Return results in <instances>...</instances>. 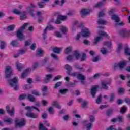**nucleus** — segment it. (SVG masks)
Masks as SVG:
<instances>
[{"label": "nucleus", "instance_id": "ddd939ff", "mask_svg": "<svg viewBox=\"0 0 130 130\" xmlns=\"http://www.w3.org/2000/svg\"><path fill=\"white\" fill-rule=\"evenodd\" d=\"M101 85L100 86V89H103V90H108V84L107 81L104 80L101 81Z\"/></svg>", "mask_w": 130, "mask_h": 130}, {"label": "nucleus", "instance_id": "e433bc0d", "mask_svg": "<svg viewBox=\"0 0 130 130\" xmlns=\"http://www.w3.org/2000/svg\"><path fill=\"white\" fill-rule=\"evenodd\" d=\"M68 91H69V89H61L59 90V93L62 94V95H66Z\"/></svg>", "mask_w": 130, "mask_h": 130}, {"label": "nucleus", "instance_id": "338daca9", "mask_svg": "<svg viewBox=\"0 0 130 130\" xmlns=\"http://www.w3.org/2000/svg\"><path fill=\"white\" fill-rule=\"evenodd\" d=\"M117 119L119 122H123V118L122 116H118L117 117Z\"/></svg>", "mask_w": 130, "mask_h": 130}, {"label": "nucleus", "instance_id": "de8ad7c7", "mask_svg": "<svg viewBox=\"0 0 130 130\" xmlns=\"http://www.w3.org/2000/svg\"><path fill=\"white\" fill-rule=\"evenodd\" d=\"M101 53H102V54H106V53H107V52H108V50H107L106 48L105 47H102L101 49L100 50Z\"/></svg>", "mask_w": 130, "mask_h": 130}, {"label": "nucleus", "instance_id": "c756f323", "mask_svg": "<svg viewBox=\"0 0 130 130\" xmlns=\"http://www.w3.org/2000/svg\"><path fill=\"white\" fill-rule=\"evenodd\" d=\"M43 1H42L38 3V5L39 7L40 8H42L45 6V2H49V1L50 0H43Z\"/></svg>", "mask_w": 130, "mask_h": 130}, {"label": "nucleus", "instance_id": "a19ab883", "mask_svg": "<svg viewBox=\"0 0 130 130\" xmlns=\"http://www.w3.org/2000/svg\"><path fill=\"white\" fill-rule=\"evenodd\" d=\"M60 31H61L63 34H67L68 28L66 27L62 26L61 28H60Z\"/></svg>", "mask_w": 130, "mask_h": 130}, {"label": "nucleus", "instance_id": "0e129e2a", "mask_svg": "<svg viewBox=\"0 0 130 130\" xmlns=\"http://www.w3.org/2000/svg\"><path fill=\"white\" fill-rule=\"evenodd\" d=\"M88 106V102L87 101H83L82 103V107L85 108Z\"/></svg>", "mask_w": 130, "mask_h": 130}, {"label": "nucleus", "instance_id": "e2e57ef3", "mask_svg": "<svg viewBox=\"0 0 130 130\" xmlns=\"http://www.w3.org/2000/svg\"><path fill=\"white\" fill-rule=\"evenodd\" d=\"M51 56L55 60H57V59H58V56L57 55H56V54H51Z\"/></svg>", "mask_w": 130, "mask_h": 130}, {"label": "nucleus", "instance_id": "69168bd1", "mask_svg": "<svg viewBox=\"0 0 130 130\" xmlns=\"http://www.w3.org/2000/svg\"><path fill=\"white\" fill-rule=\"evenodd\" d=\"M86 55L85 53H83L82 54V56L81 58V61H85L86 60Z\"/></svg>", "mask_w": 130, "mask_h": 130}, {"label": "nucleus", "instance_id": "2f4dec72", "mask_svg": "<svg viewBox=\"0 0 130 130\" xmlns=\"http://www.w3.org/2000/svg\"><path fill=\"white\" fill-rule=\"evenodd\" d=\"M52 105L53 106H56V108H58V109H60L61 108V107L59 104H58V102L57 101H53L52 102Z\"/></svg>", "mask_w": 130, "mask_h": 130}, {"label": "nucleus", "instance_id": "7ed1b4c3", "mask_svg": "<svg viewBox=\"0 0 130 130\" xmlns=\"http://www.w3.org/2000/svg\"><path fill=\"white\" fill-rule=\"evenodd\" d=\"M95 119H96V118L95 117V116L93 115H91L89 117L90 122H89L88 120H84L83 121V123L84 124H86V130L92 129V126H93V122H95Z\"/></svg>", "mask_w": 130, "mask_h": 130}, {"label": "nucleus", "instance_id": "72a5a7b5", "mask_svg": "<svg viewBox=\"0 0 130 130\" xmlns=\"http://www.w3.org/2000/svg\"><path fill=\"white\" fill-rule=\"evenodd\" d=\"M102 39V36H100V37H96L95 39H94V41L93 42L94 45H97L98 42H99V41H100V40Z\"/></svg>", "mask_w": 130, "mask_h": 130}, {"label": "nucleus", "instance_id": "423d86ee", "mask_svg": "<svg viewBox=\"0 0 130 130\" xmlns=\"http://www.w3.org/2000/svg\"><path fill=\"white\" fill-rule=\"evenodd\" d=\"M64 69L67 70L66 74L68 76H71V77L76 76V72H72V71H73V67H72L69 64H66L64 66Z\"/></svg>", "mask_w": 130, "mask_h": 130}, {"label": "nucleus", "instance_id": "79ce46f5", "mask_svg": "<svg viewBox=\"0 0 130 130\" xmlns=\"http://www.w3.org/2000/svg\"><path fill=\"white\" fill-rule=\"evenodd\" d=\"M113 113V109H109L107 111V116L109 117Z\"/></svg>", "mask_w": 130, "mask_h": 130}, {"label": "nucleus", "instance_id": "1a4fd4ad", "mask_svg": "<svg viewBox=\"0 0 130 130\" xmlns=\"http://www.w3.org/2000/svg\"><path fill=\"white\" fill-rule=\"evenodd\" d=\"M99 88H100V86L99 85H94L91 88L90 93L92 97H95L96 94H97V92H98V89H99Z\"/></svg>", "mask_w": 130, "mask_h": 130}, {"label": "nucleus", "instance_id": "9d476101", "mask_svg": "<svg viewBox=\"0 0 130 130\" xmlns=\"http://www.w3.org/2000/svg\"><path fill=\"white\" fill-rule=\"evenodd\" d=\"M112 20H114L115 22L116 23L115 24L116 26H123V22L119 23V21H120V19H119V17L118 16V15H116L115 14H113L111 17Z\"/></svg>", "mask_w": 130, "mask_h": 130}, {"label": "nucleus", "instance_id": "ea45409f", "mask_svg": "<svg viewBox=\"0 0 130 130\" xmlns=\"http://www.w3.org/2000/svg\"><path fill=\"white\" fill-rule=\"evenodd\" d=\"M62 85V82H57L56 83L54 86V88L56 89V90H57L58 89L59 87H60Z\"/></svg>", "mask_w": 130, "mask_h": 130}, {"label": "nucleus", "instance_id": "864d4df0", "mask_svg": "<svg viewBox=\"0 0 130 130\" xmlns=\"http://www.w3.org/2000/svg\"><path fill=\"white\" fill-rule=\"evenodd\" d=\"M100 59V56H96L95 57H94L92 61L93 62H98L99 61V60Z\"/></svg>", "mask_w": 130, "mask_h": 130}, {"label": "nucleus", "instance_id": "4be33fe9", "mask_svg": "<svg viewBox=\"0 0 130 130\" xmlns=\"http://www.w3.org/2000/svg\"><path fill=\"white\" fill-rule=\"evenodd\" d=\"M73 55L74 58L75 57V59L76 60H79V59L81 58V57L82 56V55L79 53V51H74Z\"/></svg>", "mask_w": 130, "mask_h": 130}, {"label": "nucleus", "instance_id": "c03bdc74", "mask_svg": "<svg viewBox=\"0 0 130 130\" xmlns=\"http://www.w3.org/2000/svg\"><path fill=\"white\" fill-rule=\"evenodd\" d=\"M39 130H48V128L44 127V126L43 125V124L40 122L39 126Z\"/></svg>", "mask_w": 130, "mask_h": 130}, {"label": "nucleus", "instance_id": "6e6d98bb", "mask_svg": "<svg viewBox=\"0 0 130 130\" xmlns=\"http://www.w3.org/2000/svg\"><path fill=\"white\" fill-rule=\"evenodd\" d=\"M127 110V109H126V107L123 106L121 108L120 113H122V114H123L125 111Z\"/></svg>", "mask_w": 130, "mask_h": 130}, {"label": "nucleus", "instance_id": "f03ea898", "mask_svg": "<svg viewBox=\"0 0 130 130\" xmlns=\"http://www.w3.org/2000/svg\"><path fill=\"white\" fill-rule=\"evenodd\" d=\"M29 23H25L17 30V32H16L17 37L19 40H25V37L24 34H23V31L26 29V27L29 26Z\"/></svg>", "mask_w": 130, "mask_h": 130}, {"label": "nucleus", "instance_id": "20e7f679", "mask_svg": "<svg viewBox=\"0 0 130 130\" xmlns=\"http://www.w3.org/2000/svg\"><path fill=\"white\" fill-rule=\"evenodd\" d=\"M27 98L30 101V102H36V98H35V96L29 94L27 95L26 94H21L20 95L19 100H24L25 99Z\"/></svg>", "mask_w": 130, "mask_h": 130}, {"label": "nucleus", "instance_id": "774afa93", "mask_svg": "<svg viewBox=\"0 0 130 130\" xmlns=\"http://www.w3.org/2000/svg\"><path fill=\"white\" fill-rule=\"evenodd\" d=\"M114 127H115V125H112L111 126L109 127L107 130H117Z\"/></svg>", "mask_w": 130, "mask_h": 130}, {"label": "nucleus", "instance_id": "412c9836", "mask_svg": "<svg viewBox=\"0 0 130 130\" xmlns=\"http://www.w3.org/2000/svg\"><path fill=\"white\" fill-rule=\"evenodd\" d=\"M127 30H126V29L125 28L120 29L119 31V35H120V36H122V37L124 38L125 37V36H126V34H127Z\"/></svg>", "mask_w": 130, "mask_h": 130}, {"label": "nucleus", "instance_id": "bb28decb", "mask_svg": "<svg viewBox=\"0 0 130 130\" xmlns=\"http://www.w3.org/2000/svg\"><path fill=\"white\" fill-rule=\"evenodd\" d=\"M16 67H17L18 71H19V72H21V71H22V70H23V69L24 68V66H23V64H22L21 63H20L19 61H17L16 63Z\"/></svg>", "mask_w": 130, "mask_h": 130}, {"label": "nucleus", "instance_id": "9b49d317", "mask_svg": "<svg viewBox=\"0 0 130 130\" xmlns=\"http://www.w3.org/2000/svg\"><path fill=\"white\" fill-rule=\"evenodd\" d=\"M36 8V6L33 4V3H31L30 4V6H28L27 8V10L28 12V13L30 14V15L32 16V17H34V14L33 13V12H34V8Z\"/></svg>", "mask_w": 130, "mask_h": 130}, {"label": "nucleus", "instance_id": "393cba45", "mask_svg": "<svg viewBox=\"0 0 130 130\" xmlns=\"http://www.w3.org/2000/svg\"><path fill=\"white\" fill-rule=\"evenodd\" d=\"M42 91H43L42 93V96H43L44 97L45 96H47V91H48V87L46 86H43V88H42Z\"/></svg>", "mask_w": 130, "mask_h": 130}, {"label": "nucleus", "instance_id": "a211bd4d", "mask_svg": "<svg viewBox=\"0 0 130 130\" xmlns=\"http://www.w3.org/2000/svg\"><path fill=\"white\" fill-rule=\"evenodd\" d=\"M3 121L4 122L7 123L8 124H12V123H13V119L8 116L5 117L3 118Z\"/></svg>", "mask_w": 130, "mask_h": 130}, {"label": "nucleus", "instance_id": "f257e3e1", "mask_svg": "<svg viewBox=\"0 0 130 130\" xmlns=\"http://www.w3.org/2000/svg\"><path fill=\"white\" fill-rule=\"evenodd\" d=\"M5 76L6 79H7V82L11 87H14L15 91L19 90V80L17 77H15L12 79V76H14V70L10 66H7L5 67Z\"/></svg>", "mask_w": 130, "mask_h": 130}, {"label": "nucleus", "instance_id": "f704fd0d", "mask_svg": "<svg viewBox=\"0 0 130 130\" xmlns=\"http://www.w3.org/2000/svg\"><path fill=\"white\" fill-rule=\"evenodd\" d=\"M31 93L33 96L35 95V96H37L38 97H39V96L41 95L40 92L36 90H32Z\"/></svg>", "mask_w": 130, "mask_h": 130}, {"label": "nucleus", "instance_id": "aec40b11", "mask_svg": "<svg viewBox=\"0 0 130 130\" xmlns=\"http://www.w3.org/2000/svg\"><path fill=\"white\" fill-rule=\"evenodd\" d=\"M25 109H26V110H29V111H33V109H35L36 110H37V111H38V112H40V110H39V109H38V108H37L34 106H26V107H25Z\"/></svg>", "mask_w": 130, "mask_h": 130}, {"label": "nucleus", "instance_id": "c9c22d12", "mask_svg": "<svg viewBox=\"0 0 130 130\" xmlns=\"http://www.w3.org/2000/svg\"><path fill=\"white\" fill-rule=\"evenodd\" d=\"M72 48H73V47L72 46H69V47L66 48L65 49V52H64L65 54H69V53H70V52H72Z\"/></svg>", "mask_w": 130, "mask_h": 130}, {"label": "nucleus", "instance_id": "680f3d73", "mask_svg": "<svg viewBox=\"0 0 130 130\" xmlns=\"http://www.w3.org/2000/svg\"><path fill=\"white\" fill-rule=\"evenodd\" d=\"M18 44H19V42L16 40L12 41L11 43V45L13 47L16 46V45H18Z\"/></svg>", "mask_w": 130, "mask_h": 130}, {"label": "nucleus", "instance_id": "6e6552de", "mask_svg": "<svg viewBox=\"0 0 130 130\" xmlns=\"http://www.w3.org/2000/svg\"><path fill=\"white\" fill-rule=\"evenodd\" d=\"M126 66V62L125 61L120 62L119 63H115L114 65L113 70L115 71L116 69H119L120 71H122L124 69V67Z\"/></svg>", "mask_w": 130, "mask_h": 130}, {"label": "nucleus", "instance_id": "052dcab7", "mask_svg": "<svg viewBox=\"0 0 130 130\" xmlns=\"http://www.w3.org/2000/svg\"><path fill=\"white\" fill-rule=\"evenodd\" d=\"M26 52H27V50L25 49H22L19 50V54L21 55L22 54H24Z\"/></svg>", "mask_w": 130, "mask_h": 130}, {"label": "nucleus", "instance_id": "603ef678", "mask_svg": "<svg viewBox=\"0 0 130 130\" xmlns=\"http://www.w3.org/2000/svg\"><path fill=\"white\" fill-rule=\"evenodd\" d=\"M104 6V3L103 2H99L94 6V8H101Z\"/></svg>", "mask_w": 130, "mask_h": 130}, {"label": "nucleus", "instance_id": "2eb2a0df", "mask_svg": "<svg viewBox=\"0 0 130 130\" xmlns=\"http://www.w3.org/2000/svg\"><path fill=\"white\" fill-rule=\"evenodd\" d=\"M6 108L7 113H9V114L11 116H14L15 114V107H12V109L11 110H10V106H6Z\"/></svg>", "mask_w": 130, "mask_h": 130}, {"label": "nucleus", "instance_id": "4c0bfd02", "mask_svg": "<svg viewBox=\"0 0 130 130\" xmlns=\"http://www.w3.org/2000/svg\"><path fill=\"white\" fill-rule=\"evenodd\" d=\"M123 45L122 43H120L118 45V47L117 48V52L118 53H120V51H121V49H122Z\"/></svg>", "mask_w": 130, "mask_h": 130}, {"label": "nucleus", "instance_id": "bf43d9fd", "mask_svg": "<svg viewBox=\"0 0 130 130\" xmlns=\"http://www.w3.org/2000/svg\"><path fill=\"white\" fill-rule=\"evenodd\" d=\"M13 13L16 14V15H21L22 14V12L19 11L18 9H14Z\"/></svg>", "mask_w": 130, "mask_h": 130}, {"label": "nucleus", "instance_id": "49530a36", "mask_svg": "<svg viewBox=\"0 0 130 130\" xmlns=\"http://www.w3.org/2000/svg\"><path fill=\"white\" fill-rule=\"evenodd\" d=\"M118 92L119 95H123L125 92V90H124V88H119L118 89Z\"/></svg>", "mask_w": 130, "mask_h": 130}, {"label": "nucleus", "instance_id": "13d9d810", "mask_svg": "<svg viewBox=\"0 0 130 130\" xmlns=\"http://www.w3.org/2000/svg\"><path fill=\"white\" fill-rule=\"evenodd\" d=\"M60 79H61V76L57 75L54 78V79H53V81L56 82V81H58V80H60Z\"/></svg>", "mask_w": 130, "mask_h": 130}, {"label": "nucleus", "instance_id": "a18cd8bd", "mask_svg": "<svg viewBox=\"0 0 130 130\" xmlns=\"http://www.w3.org/2000/svg\"><path fill=\"white\" fill-rule=\"evenodd\" d=\"M98 34L99 35H101V36H105V37L108 38V34L103 31H100L98 32Z\"/></svg>", "mask_w": 130, "mask_h": 130}, {"label": "nucleus", "instance_id": "7c9ffc66", "mask_svg": "<svg viewBox=\"0 0 130 130\" xmlns=\"http://www.w3.org/2000/svg\"><path fill=\"white\" fill-rule=\"evenodd\" d=\"M98 23L99 25H106V24H107V21L104 19L99 18Z\"/></svg>", "mask_w": 130, "mask_h": 130}, {"label": "nucleus", "instance_id": "f3484780", "mask_svg": "<svg viewBox=\"0 0 130 130\" xmlns=\"http://www.w3.org/2000/svg\"><path fill=\"white\" fill-rule=\"evenodd\" d=\"M52 79V74H47L46 75V77L43 81V83L45 84H47V83H49L50 82V80Z\"/></svg>", "mask_w": 130, "mask_h": 130}, {"label": "nucleus", "instance_id": "5701e85b", "mask_svg": "<svg viewBox=\"0 0 130 130\" xmlns=\"http://www.w3.org/2000/svg\"><path fill=\"white\" fill-rule=\"evenodd\" d=\"M49 62V58L45 57L42 60L41 66L42 67H45L46 64H48Z\"/></svg>", "mask_w": 130, "mask_h": 130}, {"label": "nucleus", "instance_id": "8fccbe9b", "mask_svg": "<svg viewBox=\"0 0 130 130\" xmlns=\"http://www.w3.org/2000/svg\"><path fill=\"white\" fill-rule=\"evenodd\" d=\"M48 111L50 114H54V109L52 107H50L48 109Z\"/></svg>", "mask_w": 130, "mask_h": 130}, {"label": "nucleus", "instance_id": "cd10ccee", "mask_svg": "<svg viewBox=\"0 0 130 130\" xmlns=\"http://www.w3.org/2000/svg\"><path fill=\"white\" fill-rule=\"evenodd\" d=\"M62 49L61 48L54 47L52 49V50L53 52H54V53H57L58 54H59V53H60V51H61Z\"/></svg>", "mask_w": 130, "mask_h": 130}, {"label": "nucleus", "instance_id": "dca6fc26", "mask_svg": "<svg viewBox=\"0 0 130 130\" xmlns=\"http://www.w3.org/2000/svg\"><path fill=\"white\" fill-rule=\"evenodd\" d=\"M26 116L30 117V118H38V114L31 112L29 111L26 113Z\"/></svg>", "mask_w": 130, "mask_h": 130}, {"label": "nucleus", "instance_id": "3c124183", "mask_svg": "<svg viewBox=\"0 0 130 130\" xmlns=\"http://www.w3.org/2000/svg\"><path fill=\"white\" fill-rule=\"evenodd\" d=\"M74 59L75 58L73 55H70L67 57V60L69 61H72V60H74Z\"/></svg>", "mask_w": 130, "mask_h": 130}, {"label": "nucleus", "instance_id": "4d7b16f0", "mask_svg": "<svg viewBox=\"0 0 130 130\" xmlns=\"http://www.w3.org/2000/svg\"><path fill=\"white\" fill-rule=\"evenodd\" d=\"M130 49L128 47L125 48V55H130Z\"/></svg>", "mask_w": 130, "mask_h": 130}, {"label": "nucleus", "instance_id": "0eeeda50", "mask_svg": "<svg viewBox=\"0 0 130 130\" xmlns=\"http://www.w3.org/2000/svg\"><path fill=\"white\" fill-rule=\"evenodd\" d=\"M72 77H77V79L81 81V84H82V85H85V84H86V82L85 81H86V76H85V75L82 74H78V72H75V76Z\"/></svg>", "mask_w": 130, "mask_h": 130}, {"label": "nucleus", "instance_id": "b1692460", "mask_svg": "<svg viewBox=\"0 0 130 130\" xmlns=\"http://www.w3.org/2000/svg\"><path fill=\"white\" fill-rule=\"evenodd\" d=\"M90 13V10L87 9H83L81 11V14L82 17L84 16H87V15H89Z\"/></svg>", "mask_w": 130, "mask_h": 130}, {"label": "nucleus", "instance_id": "c85d7f7f", "mask_svg": "<svg viewBox=\"0 0 130 130\" xmlns=\"http://www.w3.org/2000/svg\"><path fill=\"white\" fill-rule=\"evenodd\" d=\"M15 28H16V25H15V24H11L7 26V31L13 32V31L15 30Z\"/></svg>", "mask_w": 130, "mask_h": 130}, {"label": "nucleus", "instance_id": "4468645a", "mask_svg": "<svg viewBox=\"0 0 130 130\" xmlns=\"http://www.w3.org/2000/svg\"><path fill=\"white\" fill-rule=\"evenodd\" d=\"M81 34L83 37H90V35H91V32H90L89 29L84 28L82 29Z\"/></svg>", "mask_w": 130, "mask_h": 130}, {"label": "nucleus", "instance_id": "f8f14e48", "mask_svg": "<svg viewBox=\"0 0 130 130\" xmlns=\"http://www.w3.org/2000/svg\"><path fill=\"white\" fill-rule=\"evenodd\" d=\"M47 30H55V27L52 25H49L46 27V28L44 30V33L43 34V37L44 40L46 39V34H47Z\"/></svg>", "mask_w": 130, "mask_h": 130}, {"label": "nucleus", "instance_id": "58836bf2", "mask_svg": "<svg viewBox=\"0 0 130 130\" xmlns=\"http://www.w3.org/2000/svg\"><path fill=\"white\" fill-rule=\"evenodd\" d=\"M115 99V93H111L110 95L109 101H110V102H113Z\"/></svg>", "mask_w": 130, "mask_h": 130}, {"label": "nucleus", "instance_id": "09e8293b", "mask_svg": "<svg viewBox=\"0 0 130 130\" xmlns=\"http://www.w3.org/2000/svg\"><path fill=\"white\" fill-rule=\"evenodd\" d=\"M102 100V95L100 94L98 98L96 100V103L99 104L101 103V100Z\"/></svg>", "mask_w": 130, "mask_h": 130}, {"label": "nucleus", "instance_id": "5fc2aeb1", "mask_svg": "<svg viewBox=\"0 0 130 130\" xmlns=\"http://www.w3.org/2000/svg\"><path fill=\"white\" fill-rule=\"evenodd\" d=\"M74 67L75 69H77V70H80V71H83V69H84L83 67H81V66H80V64H74Z\"/></svg>", "mask_w": 130, "mask_h": 130}, {"label": "nucleus", "instance_id": "a878e982", "mask_svg": "<svg viewBox=\"0 0 130 130\" xmlns=\"http://www.w3.org/2000/svg\"><path fill=\"white\" fill-rule=\"evenodd\" d=\"M36 55L38 57H42V56H43V50H42L41 48H39L36 54Z\"/></svg>", "mask_w": 130, "mask_h": 130}, {"label": "nucleus", "instance_id": "6ab92c4d", "mask_svg": "<svg viewBox=\"0 0 130 130\" xmlns=\"http://www.w3.org/2000/svg\"><path fill=\"white\" fill-rule=\"evenodd\" d=\"M31 71V69L28 68L26 70H25L22 73L21 76V79H25L27 76H28V74L29 73V72Z\"/></svg>", "mask_w": 130, "mask_h": 130}, {"label": "nucleus", "instance_id": "39448f33", "mask_svg": "<svg viewBox=\"0 0 130 130\" xmlns=\"http://www.w3.org/2000/svg\"><path fill=\"white\" fill-rule=\"evenodd\" d=\"M15 127H22L26 125V120L25 119L22 118L21 120L19 118L15 119Z\"/></svg>", "mask_w": 130, "mask_h": 130}, {"label": "nucleus", "instance_id": "37998d69", "mask_svg": "<svg viewBox=\"0 0 130 130\" xmlns=\"http://www.w3.org/2000/svg\"><path fill=\"white\" fill-rule=\"evenodd\" d=\"M55 5H60V6H63V4H64L66 3V0H62L61 1V3L60 4L59 3V1L58 0H56L55 2H54Z\"/></svg>", "mask_w": 130, "mask_h": 130}, {"label": "nucleus", "instance_id": "473e14b6", "mask_svg": "<svg viewBox=\"0 0 130 130\" xmlns=\"http://www.w3.org/2000/svg\"><path fill=\"white\" fill-rule=\"evenodd\" d=\"M20 20H26L27 19V15H26V11H23L22 14H20Z\"/></svg>", "mask_w": 130, "mask_h": 130}]
</instances>
